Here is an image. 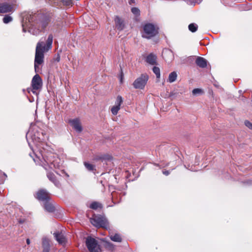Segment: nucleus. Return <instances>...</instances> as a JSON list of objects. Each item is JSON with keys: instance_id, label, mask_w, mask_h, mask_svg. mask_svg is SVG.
<instances>
[{"instance_id": "obj_22", "label": "nucleus", "mask_w": 252, "mask_h": 252, "mask_svg": "<svg viewBox=\"0 0 252 252\" xmlns=\"http://www.w3.org/2000/svg\"><path fill=\"white\" fill-rule=\"evenodd\" d=\"M177 74L176 72L173 71L170 73L168 76V81L170 83H173L177 79Z\"/></svg>"}, {"instance_id": "obj_18", "label": "nucleus", "mask_w": 252, "mask_h": 252, "mask_svg": "<svg viewBox=\"0 0 252 252\" xmlns=\"http://www.w3.org/2000/svg\"><path fill=\"white\" fill-rule=\"evenodd\" d=\"M146 61L150 64L156 65L157 64V56L151 53L147 56Z\"/></svg>"}, {"instance_id": "obj_38", "label": "nucleus", "mask_w": 252, "mask_h": 252, "mask_svg": "<svg viewBox=\"0 0 252 252\" xmlns=\"http://www.w3.org/2000/svg\"><path fill=\"white\" fill-rule=\"evenodd\" d=\"M114 196H115V193L114 192H112V198L113 199V198L114 197Z\"/></svg>"}, {"instance_id": "obj_20", "label": "nucleus", "mask_w": 252, "mask_h": 252, "mask_svg": "<svg viewBox=\"0 0 252 252\" xmlns=\"http://www.w3.org/2000/svg\"><path fill=\"white\" fill-rule=\"evenodd\" d=\"M115 22L116 27L119 30H122L124 28L123 21L119 16H116L115 18Z\"/></svg>"}, {"instance_id": "obj_16", "label": "nucleus", "mask_w": 252, "mask_h": 252, "mask_svg": "<svg viewBox=\"0 0 252 252\" xmlns=\"http://www.w3.org/2000/svg\"><path fill=\"white\" fill-rule=\"evenodd\" d=\"M112 159V157L108 154H100L95 157V160H101L102 162H107L111 161Z\"/></svg>"}, {"instance_id": "obj_21", "label": "nucleus", "mask_w": 252, "mask_h": 252, "mask_svg": "<svg viewBox=\"0 0 252 252\" xmlns=\"http://www.w3.org/2000/svg\"><path fill=\"white\" fill-rule=\"evenodd\" d=\"M44 207L49 212H53L55 211V207L49 200L44 202Z\"/></svg>"}, {"instance_id": "obj_6", "label": "nucleus", "mask_w": 252, "mask_h": 252, "mask_svg": "<svg viewBox=\"0 0 252 252\" xmlns=\"http://www.w3.org/2000/svg\"><path fill=\"white\" fill-rule=\"evenodd\" d=\"M90 221L93 225L96 227H101L106 229L110 228L109 224L104 218L94 215L90 219Z\"/></svg>"}, {"instance_id": "obj_15", "label": "nucleus", "mask_w": 252, "mask_h": 252, "mask_svg": "<svg viewBox=\"0 0 252 252\" xmlns=\"http://www.w3.org/2000/svg\"><path fill=\"white\" fill-rule=\"evenodd\" d=\"M195 63L199 67L205 68L207 65L208 62L203 57H197L195 60Z\"/></svg>"}, {"instance_id": "obj_31", "label": "nucleus", "mask_w": 252, "mask_h": 252, "mask_svg": "<svg viewBox=\"0 0 252 252\" xmlns=\"http://www.w3.org/2000/svg\"><path fill=\"white\" fill-rule=\"evenodd\" d=\"M131 12L135 15H138L140 14V10L138 8L133 7L131 8Z\"/></svg>"}, {"instance_id": "obj_8", "label": "nucleus", "mask_w": 252, "mask_h": 252, "mask_svg": "<svg viewBox=\"0 0 252 252\" xmlns=\"http://www.w3.org/2000/svg\"><path fill=\"white\" fill-rule=\"evenodd\" d=\"M149 79L148 75L146 74H142L133 83V87L136 89H143Z\"/></svg>"}, {"instance_id": "obj_5", "label": "nucleus", "mask_w": 252, "mask_h": 252, "mask_svg": "<svg viewBox=\"0 0 252 252\" xmlns=\"http://www.w3.org/2000/svg\"><path fill=\"white\" fill-rule=\"evenodd\" d=\"M85 244L90 252H101L98 241L94 238L91 236L87 237L86 239Z\"/></svg>"}, {"instance_id": "obj_3", "label": "nucleus", "mask_w": 252, "mask_h": 252, "mask_svg": "<svg viewBox=\"0 0 252 252\" xmlns=\"http://www.w3.org/2000/svg\"><path fill=\"white\" fill-rule=\"evenodd\" d=\"M29 138L36 144L38 149L36 154L38 155H39L40 150L43 151H45L47 150L44 147L45 144L43 143V141L46 139L45 133L35 125L31 126L28 132L26 134V138L28 141H29ZM29 144L30 145V143H29ZM45 146L46 148L48 147L47 145H45ZM35 154L34 153H33L34 156Z\"/></svg>"}, {"instance_id": "obj_28", "label": "nucleus", "mask_w": 252, "mask_h": 252, "mask_svg": "<svg viewBox=\"0 0 252 252\" xmlns=\"http://www.w3.org/2000/svg\"><path fill=\"white\" fill-rule=\"evenodd\" d=\"M153 71L154 73L156 74L157 78H159L160 76L159 68L158 67L154 66L153 68Z\"/></svg>"}, {"instance_id": "obj_33", "label": "nucleus", "mask_w": 252, "mask_h": 252, "mask_svg": "<svg viewBox=\"0 0 252 252\" xmlns=\"http://www.w3.org/2000/svg\"><path fill=\"white\" fill-rule=\"evenodd\" d=\"M245 126L251 129H252V124L249 121H246L245 122Z\"/></svg>"}, {"instance_id": "obj_39", "label": "nucleus", "mask_w": 252, "mask_h": 252, "mask_svg": "<svg viewBox=\"0 0 252 252\" xmlns=\"http://www.w3.org/2000/svg\"><path fill=\"white\" fill-rule=\"evenodd\" d=\"M122 76H123V74H122V72L121 73V81L122 82Z\"/></svg>"}, {"instance_id": "obj_17", "label": "nucleus", "mask_w": 252, "mask_h": 252, "mask_svg": "<svg viewBox=\"0 0 252 252\" xmlns=\"http://www.w3.org/2000/svg\"><path fill=\"white\" fill-rule=\"evenodd\" d=\"M42 246L43 248V252H49L50 251V241L48 238L44 237L42 239Z\"/></svg>"}, {"instance_id": "obj_30", "label": "nucleus", "mask_w": 252, "mask_h": 252, "mask_svg": "<svg viewBox=\"0 0 252 252\" xmlns=\"http://www.w3.org/2000/svg\"><path fill=\"white\" fill-rule=\"evenodd\" d=\"M64 5L69 6L72 3V0H61V4Z\"/></svg>"}, {"instance_id": "obj_37", "label": "nucleus", "mask_w": 252, "mask_h": 252, "mask_svg": "<svg viewBox=\"0 0 252 252\" xmlns=\"http://www.w3.org/2000/svg\"><path fill=\"white\" fill-rule=\"evenodd\" d=\"M134 0H130L129 1V3L130 4H131L132 3H134Z\"/></svg>"}, {"instance_id": "obj_27", "label": "nucleus", "mask_w": 252, "mask_h": 252, "mask_svg": "<svg viewBox=\"0 0 252 252\" xmlns=\"http://www.w3.org/2000/svg\"><path fill=\"white\" fill-rule=\"evenodd\" d=\"M12 21V18L9 15H6L3 18V22L5 24H8Z\"/></svg>"}, {"instance_id": "obj_26", "label": "nucleus", "mask_w": 252, "mask_h": 252, "mask_svg": "<svg viewBox=\"0 0 252 252\" xmlns=\"http://www.w3.org/2000/svg\"><path fill=\"white\" fill-rule=\"evenodd\" d=\"M84 164L85 166V167L89 170V171H93L94 169V166L93 164H92L89 162H84Z\"/></svg>"}, {"instance_id": "obj_23", "label": "nucleus", "mask_w": 252, "mask_h": 252, "mask_svg": "<svg viewBox=\"0 0 252 252\" xmlns=\"http://www.w3.org/2000/svg\"><path fill=\"white\" fill-rule=\"evenodd\" d=\"M110 238L113 241L116 242H120L122 241V238L120 235L118 234H115V235H111L110 236Z\"/></svg>"}, {"instance_id": "obj_11", "label": "nucleus", "mask_w": 252, "mask_h": 252, "mask_svg": "<svg viewBox=\"0 0 252 252\" xmlns=\"http://www.w3.org/2000/svg\"><path fill=\"white\" fill-rule=\"evenodd\" d=\"M123 102V98L121 96H118L117 97L115 104L111 109V111L114 115H116L119 110L120 109V106Z\"/></svg>"}, {"instance_id": "obj_19", "label": "nucleus", "mask_w": 252, "mask_h": 252, "mask_svg": "<svg viewBox=\"0 0 252 252\" xmlns=\"http://www.w3.org/2000/svg\"><path fill=\"white\" fill-rule=\"evenodd\" d=\"M47 176L49 180L51 181L52 183L54 184V185L57 187L60 186L61 184L60 182L57 180L56 178L55 175L51 172H48L47 174Z\"/></svg>"}, {"instance_id": "obj_13", "label": "nucleus", "mask_w": 252, "mask_h": 252, "mask_svg": "<svg viewBox=\"0 0 252 252\" xmlns=\"http://www.w3.org/2000/svg\"><path fill=\"white\" fill-rule=\"evenodd\" d=\"M69 123L73 128L78 133L82 131V127L81 125L80 120L78 118L70 120Z\"/></svg>"}, {"instance_id": "obj_32", "label": "nucleus", "mask_w": 252, "mask_h": 252, "mask_svg": "<svg viewBox=\"0 0 252 252\" xmlns=\"http://www.w3.org/2000/svg\"><path fill=\"white\" fill-rule=\"evenodd\" d=\"M202 90L200 89H194L192 90V93L193 95H197L202 93Z\"/></svg>"}, {"instance_id": "obj_29", "label": "nucleus", "mask_w": 252, "mask_h": 252, "mask_svg": "<svg viewBox=\"0 0 252 252\" xmlns=\"http://www.w3.org/2000/svg\"><path fill=\"white\" fill-rule=\"evenodd\" d=\"M46 1L51 4L55 5H61V0H46Z\"/></svg>"}, {"instance_id": "obj_35", "label": "nucleus", "mask_w": 252, "mask_h": 252, "mask_svg": "<svg viewBox=\"0 0 252 252\" xmlns=\"http://www.w3.org/2000/svg\"><path fill=\"white\" fill-rule=\"evenodd\" d=\"M163 174L165 175H168L170 173L169 171H163L162 172Z\"/></svg>"}, {"instance_id": "obj_7", "label": "nucleus", "mask_w": 252, "mask_h": 252, "mask_svg": "<svg viewBox=\"0 0 252 252\" xmlns=\"http://www.w3.org/2000/svg\"><path fill=\"white\" fill-rule=\"evenodd\" d=\"M144 32L142 37L146 38H151L158 33V30L155 26L152 24H147L143 28Z\"/></svg>"}, {"instance_id": "obj_24", "label": "nucleus", "mask_w": 252, "mask_h": 252, "mask_svg": "<svg viewBox=\"0 0 252 252\" xmlns=\"http://www.w3.org/2000/svg\"><path fill=\"white\" fill-rule=\"evenodd\" d=\"M102 207L101 203L97 202H93L90 205V208L96 210L98 208H101Z\"/></svg>"}, {"instance_id": "obj_36", "label": "nucleus", "mask_w": 252, "mask_h": 252, "mask_svg": "<svg viewBox=\"0 0 252 252\" xmlns=\"http://www.w3.org/2000/svg\"><path fill=\"white\" fill-rule=\"evenodd\" d=\"M26 242L28 245H29L31 243L30 239H29V238L27 239Z\"/></svg>"}, {"instance_id": "obj_12", "label": "nucleus", "mask_w": 252, "mask_h": 252, "mask_svg": "<svg viewBox=\"0 0 252 252\" xmlns=\"http://www.w3.org/2000/svg\"><path fill=\"white\" fill-rule=\"evenodd\" d=\"M36 198L39 200L45 202L50 200L49 193L45 189H40L36 193Z\"/></svg>"}, {"instance_id": "obj_34", "label": "nucleus", "mask_w": 252, "mask_h": 252, "mask_svg": "<svg viewBox=\"0 0 252 252\" xmlns=\"http://www.w3.org/2000/svg\"><path fill=\"white\" fill-rule=\"evenodd\" d=\"M3 176L5 178H4V179H2V178L0 179V184H3L4 183V180L7 177V175L5 173H3Z\"/></svg>"}, {"instance_id": "obj_1", "label": "nucleus", "mask_w": 252, "mask_h": 252, "mask_svg": "<svg viewBox=\"0 0 252 252\" xmlns=\"http://www.w3.org/2000/svg\"><path fill=\"white\" fill-rule=\"evenodd\" d=\"M48 24L47 20L39 14H26L23 16L22 22L23 32H26V29L33 35H37L43 31Z\"/></svg>"}, {"instance_id": "obj_14", "label": "nucleus", "mask_w": 252, "mask_h": 252, "mask_svg": "<svg viewBox=\"0 0 252 252\" xmlns=\"http://www.w3.org/2000/svg\"><path fill=\"white\" fill-rule=\"evenodd\" d=\"M54 236L57 241L61 245H64L66 243V238L62 233L55 232Z\"/></svg>"}, {"instance_id": "obj_10", "label": "nucleus", "mask_w": 252, "mask_h": 252, "mask_svg": "<svg viewBox=\"0 0 252 252\" xmlns=\"http://www.w3.org/2000/svg\"><path fill=\"white\" fill-rule=\"evenodd\" d=\"M42 85V81L40 76L36 74L32 78V86L33 90H38L40 89Z\"/></svg>"}, {"instance_id": "obj_2", "label": "nucleus", "mask_w": 252, "mask_h": 252, "mask_svg": "<svg viewBox=\"0 0 252 252\" xmlns=\"http://www.w3.org/2000/svg\"><path fill=\"white\" fill-rule=\"evenodd\" d=\"M35 158L32 157L31 154L30 156L33 158L34 161L37 164L45 167L48 165L49 167L52 168H59L61 166V160L57 156L51 151L49 152L48 150L43 151L40 150L39 155L35 154Z\"/></svg>"}, {"instance_id": "obj_9", "label": "nucleus", "mask_w": 252, "mask_h": 252, "mask_svg": "<svg viewBox=\"0 0 252 252\" xmlns=\"http://www.w3.org/2000/svg\"><path fill=\"white\" fill-rule=\"evenodd\" d=\"M13 6L10 0H0V13L12 12L13 10Z\"/></svg>"}, {"instance_id": "obj_4", "label": "nucleus", "mask_w": 252, "mask_h": 252, "mask_svg": "<svg viewBox=\"0 0 252 252\" xmlns=\"http://www.w3.org/2000/svg\"><path fill=\"white\" fill-rule=\"evenodd\" d=\"M53 37L49 35L46 43L40 40L36 44L34 59V69L36 72L39 70V65L44 62V53L52 48Z\"/></svg>"}, {"instance_id": "obj_25", "label": "nucleus", "mask_w": 252, "mask_h": 252, "mask_svg": "<svg viewBox=\"0 0 252 252\" xmlns=\"http://www.w3.org/2000/svg\"><path fill=\"white\" fill-rule=\"evenodd\" d=\"M197 28L198 26L196 24L191 23L189 25V30L192 32H195L197 31Z\"/></svg>"}]
</instances>
